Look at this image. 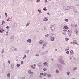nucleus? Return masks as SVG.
<instances>
[{"instance_id":"nucleus-1","label":"nucleus","mask_w":79,"mask_h":79,"mask_svg":"<svg viewBox=\"0 0 79 79\" xmlns=\"http://www.w3.org/2000/svg\"><path fill=\"white\" fill-rule=\"evenodd\" d=\"M57 66L60 71H62L63 70V66H62L61 64H58Z\"/></svg>"},{"instance_id":"nucleus-2","label":"nucleus","mask_w":79,"mask_h":79,"mask_svg":"<svg viewBox=\"0 0 79 79\" xmlns=\"http://www.w3.org/2000/svg\"><path fill=\"white\" fill-rule=\"evenodd\" d=\"M70 59L72 63H73V62H75V60H76V59H75V57H72L71 58H70Z\"/></svg>"},{"instance_id":"nucleus-3","label":"nucleus","mask_w":79,"mask_h":79,"mask_svg":"<svg viewBox=\"0 0 79 79\" xmlns=\"http://www.w3.org/2000/svg\"><path fill=\"white\" fill-rule=\"evenodd\" d=\"M11 50L13 51H17V48H15L14 47L12 46L10 48Z\"/></svg>"},{"instance_id":"nucleus-4","label":"nucleus","mask_w":79,"mask_h":79,"mask_svg":"<svg viewBox=\"0 0 79 79\" xmlns=\"http://www.w3.org/2000/svg\"><path fill=\"white\" fill-rule=\"evenodd\" d=\"M50 28L52 31H55V26H54V25H52V27H50Z\"/></svg>"},{"instance_id":"nucleus-5","label":"nucleus","mask_w":79,"mask_h":79,"mask_svg":"<svg viewBox=\"0 0 79 79\" xmlns=\"http://www.w3.org/2000/svg\"><path fill=\"white\" fill-rule=\"evenodd\" d=\"M10 41H13L14 40V36L12 35L10 39Z\"/></svg>"},{"instance_id":"nucleus-6","label":"nucleus","mask_w":79,"mask_h":79,"mask_svg":"<svg viewBox=\"0 0 79 79\" xmlns=\"http://www.w3.org/2000/svg\"><path fill=\"white\" fill-rule=\"evenodd\" d=\"M59 61L61 63H63V60L61 59H60L59 60Z\"/></svg>"},{"instance_id":"nucleus-7","label":"nucleus","mask_w":79,"mask_h":79,"mask_svg":"<svg viewBox=\"0 0 79 79\" xmlns=\"http://www.w3.org/2000/svg\"><path fill=\"white\" fill-rule=\"evenodd\" d=\"M43 21H48V19H47V17L44 18L43 19Z\"/></svg>"},{"instance_id":"nucleus-8","label":"nucleus","mask_w":79,"mask_h":79,"mask_svg":"<svg viewBox=\"0 0 79 79\" xmlns=\"http://www.w3.org/2000/svg\"><path fill=\"white\" fill-rule=\"evenodd\" d=\"M53 38H56V35L55 34H53L52 36H51Z\"/></svg>"},{"instance_id":"nucleus-9","label":"nucleus","mask_w":79,"mask_h":79,"mask_svg":"<svg viewBox=\"0 0 79 79\" xmlns=\"http://www.w3.org/2000/svg\"><path fill=\"white\" fill-rule=\"evenodd\" d=\"M73 44H77L78 45H79V44H77V42H76V41L74 40L73 41Z\"/></svg>"},{"instance_id":"nucleus-10","label":"nucleus","mask_w":79,"mask_h":79,"mask_svg":"<svg viewBox=\"0 0 79 79\" xmlns=\"http://www.w3.org/2000/svg\"><path fill=\"white\" fill-rule=\"evenodd\" d=\"M69 9H73L74 8V7L73 6H70L69 7Z\"/></svg>"},{"instance_id":"nucleus-11","label":"nucleus","mask_w":79,"mask_h":79,"mask_svg":"<svg viewBox=\"0 0 79 79\" xmlns=\"http://www.w3.org/2000/svg\"><path fill=\"white\" fill-rule=\"evenodd\" d=\"M51 41H52V42H53L55 40V38H53L52 37V36L51 37Z\"/></svg>"},{"instance_id":"nucleus-12","label":"nucleus","mask_w":79,"mask_h":79,"mask_svg":"<svg viewBox=\"0 0 79 79\" xmlns=\"http://www.w3.org/2000/svg\"><path fill=\"white\" fill-rule=\"evenodd\" d=\"M75 32H76L77 35H78V31H77V29H76L75 30Z\"/></svg>"},{"instance_id":"nucleus-13","label":"nucleus","mask_w":79,"mask_h":79,"mask_svg":"<svg viewBox=\"0 0 79 79\" xmlns=\"http://www.w3.org/2000/svg\"><path fill=\"white\" fill-rule=\"evenodd\" d=\"M70 53L72 55H74V52H73V50H71L70 51Z\"/></svg>"},{"instance_id":"nucleus-14","label":"nucleus","mask_w":79,"mask_h":79,"mask_svg":"<svg viewBox=\"0 0 79 79\" xmlns=\"http://www.w3.org/2000/svg\"><path fill=\"white\" fill-rule=\"evenodd\" d=\"M46 47V44H44L43 45V47L42 48V49H44V47Z\"/></svg>"},{"instance_id":"nucleus-15","label":"nucleus","mask_w":79,"mask_h":79,"mask_svg":"<svg viewBox=\"0 0 79 79\" xmlns=\"http://www.w3.org/2000/svg\"><path fill=\"white\" fill-rule=\"evenodd\" d=\"M64 29H69L68 28V27H67V26H64Z\"/></svg>"},{"instance_id":"nucleus-16","label":"nucleus","mask_w":79,"mask_h":79,"mask_svg":"<svg viewBox=\"0 0 79 79\" xmlns=\"http://www.w3.org/2000/svg\"><path fill=\"white\" fill-rule=\"evenodd\" d=\"M43 42H44V41L42 40H40L39 41V43L40 44H43Z\"/></svg>"},{"instance_id":"nucleus-17","label":"nucleus","mask_w":79,"mask_h":79,"mask_svg":"<svg viewBox=\"0 0 79 79\" xmlns=\"http://www.w3.org/2000/svg\"><path fill=\"white\" fill-rule=\"evenodd\" d=\"M27 42H29V43H31V40L30 39H29L27 40Z\"/></svg>"},{"instance_id":"nucleus-18","label":"nucleus","mask_w":79,"mask_h":79,"mask_svg":"<svg viewBox=\"0 0 79 79\" xmlns=\"http://www.w3.org/2000/svg\"><path fill=\"white\" fill-rule=\"evenodd\" d=\"M7 77H9V78H10V73H8L7 74Z\"/></svg>"},{"instance_id":"nucleus-19","label":"nucleus","mask_w":79,"mask_h":79,"mask_svg":"<svg viewBox=\"0 0 79 79\" xmlns=\"http://www.w3.org/2000/svg\"><path fill=\"white\" fill-rule=\"evenodd\" d=\"M43 10H44L45 11H46L47 10V9L46 8V7H44L43 9Z\"/></svg>"},{"instance_id":"nucleus-20","label":"nucleus","mask_w":79,"mask_h":79,"mask_svg":"<svg viewBox=\"0 0 79 79\" xmlns=\"http://www.w3.org/2000/svg\"><path fill=\"white\" fill-rule=\"evenodd\" d=\"M4 31V30H0V32L1 33H3Z\"/></svg>"},{"instance_id":"nucleus-21","label":"nucleus","mask_w":79,"mask_h":79,"mask_svg":"<svg viewBox=\"0 0 79 79\" xmlns=\"http://www.w3.org/2000/svg\"><path fill=\"white\" fill-rule=\"evenodd\" d=\"M68 35L69 37H71V33H68Z\"/></svg>"},{"instance_id":"nucleus-22","label":"nucleus","mask_w":79,"mask_h":79,"mask_svg":"<svg viewBox=\"0 0 79 79\" xmlns=\"http://www.w3.org/2000/svg\"><path fill=\"white\" fill-rule=\"evenodd\" d=\"M76 69H77V67H76L74 68L73 69V71H75V70H76Z\"/></svg>"},{"instance_id":"nucleus-23","label":"nucleus","mask_w":79,"mask_h":79,"mask_svg":"<svg viewBox=\"0 0 79 79\" xmlns=\"http://www.w3.org/2000/svg\"><path fill=\"white\" fill-rule=\"evenodd\" d=\"M43 64L44 65V66H46V65H47V62H44L43 63Z\"/></svg>"},{"instance_id":"nucleus-24","label":"nucleus","mask_w":79,"mask_h":79,"mask_svg":"<svg viewBox=\"0 0 79 79\" xmlns=\"http://www.w3.org/2000/svg\"><path fill=\"white\" fill-rule=\"evenodd\" d=\"M5 15L6 18H7V17H8V14H7V13L6 12L5 13Z\"/></svg>"},{"instance_id":"nucleus-25","label":"nucleus","mask_w":79,"mask_h":79,"mask_svg":"<svg viewBox=\"0 0 79 79\" xmlns=\"http://www.w3.org/2000/svg\"><path fill=\"white\" fill-rule=\"evenodd\" d=\"M47 76L48 77H51V75L49 74H47Z\"/></svg>"},{"instance_id":"nucleus-26","label":"nucleus","mask_w":79,"mask_h":79,"mask_svg":"<svg viewBox=\"0 0 79 79\" xmlns=\"http://www.w3.org/2000/svg\"><path fill=\"white\" fill-rule=\"evenodd\" d=\"M67 75H68V76H69V74H70V72L69 71V72H67Z\"/></svg>"},{"instance_id":"nucleus-27","label":"nucleus","mask_w":79,"mask_h":79,"mask_svg":"<svg viewBox=\"0 0 79 79\" xmlns=\"http://www.w3.org/2000/svg\"><path fill=\"white\" fill-rule=\"evenodd\" d=\"M30 24V23H28L26 25V27L28 26Z\"/></svg>"},{"instance_id":"nucleus-28","label":"nucleus","mask_w":79,"mask_h":79,"mask_svg":"<svg viewBox=\"0 0 79 79\" xmlns=\"http://www.w3.org/2000/svg\"><path fill=\"white\" fill-rule=\"evenodd\" d=\"M38 11L39 13H41V10H38Z\"/></svg>"},{"instance_id":"nucleus-29","label":"nucleus","mask_w":79,"mask_h":79,"mask_svg":"<svg viewBox=\"0 0 79 79\" xmlns=\"http://www.w3.org/2000/svg\"><path fill=\"white\" fill-rule=\"evenodd\" d=\"M48 36H49V35H48V34H47V35H45V37H48Z\"/></svg>"},{"instance_id":"nucleus-30","label":"nucleus","mask_w":79,"mask_h":79,"mask_svg":"<svg viewBox=\"0 0 79 79\" xmlns=\"http://www.w3.org/2000/svg\"><path fill=\"white\" fill-rule=\"evenodd\" d=\"M65 40H66V41H67V42H68V40H69V39L66 38Z\"/></svg>"},{"instance_id":"nucleus-31","label":"nucleus","mask_w":79,"mask_h":79,"mask_svg":"<svg viewBox=\"0 0 79 79\" xmlns=\"http://www.w3.org/2000/svg\"><path fill=\"white\" fill-rule=\"evenodd\" d=\"M65 21H66V22H68V19H65Z\"/></svg>"},{"instance_id":"nucleus-32","label":"nucleus","mask_w":79,"mask_h":79,"mask_svg":"<svg viewBox=\"0 0 79 79\" xmlns=\"http://www.w3.org/2000/svg\"><path fill=\"white\" fill-rule=\"evenodd\" d=\"M56 73H59V70H56Z\"/></svg>"},{"instance_id":"nucleus-33","label":"nucleus","mask_w":79,"mask_h":79,"mask_svg":"<svg viewBox=\"0 0 79 79\" xmlns=\"http://www.w3.org/2000/svg\"><path fill=\"white\" fill-rule=\"evenodd\" d=\"M31 67L33 69H35V67H34V66H33V65H32L31 66Z\"/></svg>"},{"instance_id":"nucleus-34","label":"nucleus","mask_w":79,"mask_h":79,"mask_svg":"<svg viewBox=\"0 0 79 79\" xmlns=\"http://www.w3.org/2000/svg\"><path fill=\"white\" fill-rule=\"evenodd\" d=\"M28 73H29V74H31V70H29L28 71Z\"/></svg>"},{"instance_id":"nucleus-35","label":"nucleus","mask_w":79,"mask_h":79,"mask_svg":"<svg viewBox=\"0 0 79 79\" xmlns=\"http://www.w3.org/2000/svg\"><path fill=\"white\" fill-rule=\"evenodd\" d=\"M4 52V50L3 49L2 51V53L3 54V53Z\"/></svg>"},{"instance_id":"nucleus-36","label":"nucleus","mask_w":79,"mask_h":79,"mask_svg":"<svg viewBox=\"0 0 79 79\" xmlns=\"http://www.w3.org/2000/svg\"><path fill=\"white\" fill-rule=\"evenodd\" d=\"M46 75H47V73H44L43 74V76H46Z\"/></svg>"},{"instance_id":"nucleus-37","label":"nucleus","mask_w":79,"mask_h":79,"mask_svg":"<svg viewBox=\"0 0 79 79\" xmlns=\"http://www.w3.org/2000/svg\"><path fill=\"white\" fill-rule=\"evenodd\" d=\"M17 67H19V66H20V64H17Z\"/></svg>"},{"instance_id":"nucleus-38","label":"nucleus","mask_w":79,"mask_h":79,"mask_svg":"<svg viewBox=\"0 0 79 79\" xmlns=\"http://www.w3.org/2000/svg\"><path fill=\"white\" fill-rule=\"evenodd\" d=\"M14 25L15 26H17V25L16 24V23H15L14 24Z\"/></svg>"},{"instance_id":"nucleus-39","label":"nucleus","mask_w":79,"mask_h":79,"mask_svg":"<svg viewBox=\"0 0 79 79\" xmlns=\"http://www.w3.org/2000/svg\"><path fill=\"white\" fill-rule=\"evenodd\" d=\"M43 71H45L46 70H47V69L46 68H44L43 69Z\"/></svg>"},{"instance_id":"nucleus-40","label":"nucleus","mask_w":79,"mask_h":79,"mask_svg":"<svg viewBox=\"0 0 79 79\" xmlns=\"http://www.w3.org/2000/svg\"><path fill=\"white\" fill-rule=\"evenodd\" d=\"M69 51H68L66 52V53H67V54H69Z\"/></svg>"},{"instance_id":"nucleus-41","label":"nucleus","mask_w":79,"mask_h":79,"mask_svg":"<svg viewBox=\"0 0 79 79\" xmlns=\"http://www.w3.org/2000/svg\"><path fill=\"white\" fill-rule=\"evenodd\" d=\"M44 2L45 3H47L48 1H47V0H45Z\"/></svg>"},{"instance_id":"nucleus-42","label":"nucleus","mask_w":79,"mask_h":79,"mask_svg":"<svg viewBox=\"0 0 79 79\" xmlns=\"http://www.w3.org/2000/svg\"><path fill=\"white\" fill-rule=\"evenodd\" d=\"M40 0H37L36 2L38 3V2H40Z\"/></svg>"},{"instance_id":"nucleus-43","label":"nucleus","mask_w":79,"mask_h":79,"mask_svg":"<svg viewBox=\"0 0 79 79\" xmlns=\"http://www.w3.org/2000/svg\"><path fill=\"white\" fill-rule=\"evenodd\" d=\"M5 23V21H3L2 22V25L3 24H4Z\"/></svg>"},{"instance_id":"nucleus-44","label":"nucleus","mask_w":79,"mask_h":79,"mask_svg":"<svg viewBox=\"0 0 79 79\" xmlns=\"http://www.w3.org/2000/svg\"><path fill=\"white\" fill-rule=\"evenodd\" d=\"M29 1L31 3H32V1H33V0H29Z\"/></svg>"},{"instance_id":"nucleus-45","label":"nucleus","mask_w":79,"mask_h":79,"mask_svg":"<svg viewBox=\"0 0 79 79\" xmlns=\"http://www.w3.org/2000/svg\"><path fill=\"white\" fill-rule=\"evenodd\" d=\"M62 34H64V35H66V33L63 32V33H62Z\"/></svg>"},{"instance_id":"nucleus-46","label":"nucleus","mask_w":79,"mask_h":79,"mask_svg":"<svg viewBox=\"0 0 79 79\" xmlns=\"http://www.w3.org/2000/svg\"><path fill=\"white\" fill-rule=\"evenodd\" d=\"M8 63H9V64H10V63H11V62H10V60H8Z\"/></svg>"},{"instance_id":"nucleus-47","label":"nucleus","mask_w":79,"mask_h":79,"mask_svg":"<svg viewBox=\"0 0 79 79\" xmlns=\"http://www.w3.org/2000/svg\"><path fill=\"white\" fill-rule=\"evenodd\" d=\"M67 30H63V31H64V32H66V31H67Z\"/></svg>"},{"instance_id":"nucleus-48","label":"nucleus","mask_w":79,"mask_h":79,"mask_svg":"<svg viewBox=\"0 0 79 79\" xmlns=\"http://www.w3.org/2000/svg\"><path fill=\"white\" fill-rule=\"evenodd\" d=\"M35 56H39V54H36Z\"/></svg>"},{"instance_id":"nucleus-49","label":"nucleus","mask_w":79,"mask_h":79,"mask_svg":"<svg viewBox=\"0 0 79 79\" xmlns=\"http://www.w3.org/2000/svg\"><path fill=\"white\" fill-rule=\"evenodd\" d=\"M21 64H23V61H22L21 62Z\"/></svg>"},{"instance_id":"nucleus-50","label":"nucleus","mask_w":79,"mask_h":79,"mask_svg":"<svg viewBox=\"0 0 79 79\" xmlns=\"http://www.w3.org/2000/svg\"><path fill=\"white\" fill-rule=\"evenodd\" d=\"M6 33L7 34L6 35H8V32L7 31Z\"/></svg>"},{"instance_id":"nucleus-51","label":"nucleus","mask_w":79,"mask_h":79,"mask_svg":"<svg viewBox=\"0 0 79 79\" xmlns=\"http://www.w3.org/2000/svg\"><path fill=\"white\" fill-rule=\"evenodd\" d=\"M69 49L68 48V49H66L65 50V51H68V50H69Z\"/></svg>"},{"instance_id":"nucleus-52","label":"nucleus","mask_w":79,"mask_h":79,"mask_svg":"<svg viewBox=\"0 0 79 79\" xmlns=\"http://www.w3.org/2000/svg\"><path fill=\"white\" fill-rule=\"evenodd\" d=\"M39 77H40V78H42V76L40 75L39 76Z\"/></svg>"},{"instance_id":"nucleus-53","label":"nucleus","mask_w":79,"mask_h":79,"mask_svg":"<svg viewBox=\"0 0 79 79\" xmlns=\"http://www.w3.org/2000/svg\"><path fill=\"white\" fill-rule=\"evenodd\" d=\"M6 28L7 29H8V28H9V26H7V27H6Z\"/></svg>"},{"instance_id":"nucleus-54","label":"nucleus","mask_w":79,"mask_h":79,"mask_svg":"<svg viewBox=\"0 0 79 79\" xmlns=\"http://www.w3.org/2000/svg\"><path fill=\"white\" fill-rule=\"evenodd\" d=\"M11 67H12V68H14V65H11Z\"/></svg>"},{"instance_id":"nucleus-55","label":"nucleus","mask_w":79,"mask_h":79,"mask_svg":"<svg viewBox=\"0 0 79 79\" xmlns=\"http://www.w3.org/2000/svg\"><path fill=\"white\" fill-rule=\"evenodd\" d=\"M24 58H26V55H24Z\"/></svg>"},{"instance_id":"nucleus-56","label":"nucleus","mask_w":79,"mask_h":79,"mask_svg":"<svg viewBox=\"0 0 79 79\" xmlns=\"http://www.w3.org/2000/svg\"><path fill=\"white\" fill-rule=\"evenodd\" d=\"M40 75H43V73H41Z\"/></svg>"},{"instance_id":"nucleus-57","label":"nucleus","mask_w":79,"mask_h":79,"mask_svg":"<svg viewBox=\"0 0 79 79\" xmlns=\"http://www.w3.org/2000/svg\"><path fill=\"white\" fill-rule=\"evenodd\" d=\"M29 50H28L27 51V53H29Z\"/></svg>"},{"instance_id":"nucleus-58","label":"nucleus","mask_w":79,"mask_h":79,"mask_svg":"<svg viewBox=\"0 0 79 79\" xmlns=\"http://www.w3.org/2000/svg\"><path fill=\"white\" fill-rule=\"evenodd\" d=\"M47 14L48 15H50V14L49 13H48Z\"/></svg>"},{"instance_id":"nucleus-59","label":"nucleus","mask_w":79,"mask_h":79,"mask_svg":"<svg viewBox=\"0 0 79 79\" xmlns=\"http://www.w3.org/2000/svg\"><path fill=\"white\" fill-rule=\"evenodd\" d=\"M30 74H34V73H33V72H31V73Z\"/></svg>"},{"instance_id":"nucleus-60","label":"nucleus","mask_w":79,"mask_h":79,"mask_svg":"<svg viewBox=\"0 0 79 79\" xmlns=\"http://www.w3.org/2000/svg\"><path fill=\"white\" fill-rule=\"evenodd\" d=\"M44 30H45L46 29V27H44Z\"/></svg>"},{"instance_id":"nucleus-61","label":"nucleus","mask_w":79,"mask_h":79,"mask_svg":"<svg viewBox=\"0 0 79 79\" xmlns=\"http://www.w3.org/2000/svg\"><path fill=\"white\" fill-rule=\"evenodd\" d=\"M34 66H36V65L35 64H34Z\"/></svg>"},{"instance_id":"nucleus-62","label":"nucleus","mask_w":79,"mask_h":79,"mask_svg":"<svg viewBox=\"0 0 79 79\" xmlns=\"http://www.w3.org/2000/svg\"><path fill=\"white\" fill-rule=\"evenodd\" d=\"M75 27H76V26H77V24H76L75 25Z\"/></svg>"},{"instance_id":"nucleus-63","label":"nucleus","mask_w":79,"mask_h":79,"mask_svg":"<svg viewBox=\"0 0 79 79\" xmlns=\"http://www.w3.org/2000/svg\"><path fill=\"white\" fill-rule=\"evenodd\" d=\"M55 50L56 51H57V49H55Z\"/></svg>"},{"instance_id":"nucleus-64","label":"nucleus","mask_w":79,"mask_h":79,"mask_svg":"<svg viewBox=\"0 0 79 79\" xmlns=\"http://www.w3.org/2000/svg\"><path fill=\"white\" fill-rule=\"evenodd\" d=\"M9 19H7V21H9Z\"/></svg>"}]
</instances>
